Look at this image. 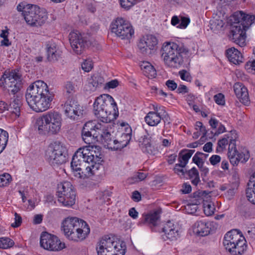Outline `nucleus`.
Wrapping results in <instances>:
<instances>
[{
  "label": "nucleus",
  "instance_id": "1",
  "mask_svg": "<svg viewBox=\"0 0 255 255\" xmlns=\"http://www.w3.org/2000/svg\"><path fill=\"white\" fill-rule=\"evenodd\" d=\"M97 146H86L79 148L73 156L71 167L75 176L88 178L95 174L101 165V154Z\"/></svg>",
  "mask_w": 255,
  "mask_h": 255
},
{
  "label": "nucleus",
  "instance_id": "2",
  "mask_svg": "<svg viewBox=\"0 0 255 255\" xmlns=\"http://www.w3.org/2000/svg\"><path fill=\"white\" fill-rule=\"evenodd\" d=\"M54 94L49 90L44 81H36L27 89L25 94L26 101L33 111L36 112L45 111L50 108Z\"/></svg>",
  "mask_w": 255,
  "mask_h": 255
},
{
  "label": "nucleus",
  "instance_id": "3",
  "mask_svg": "<svg viewBox=\"0 0 255 255\" xmlns=\"http://www.w3.org/2000/svg\"><path fill=\"white\" fill-rule=\"evenodd\" d=\"M95 116L103 124L111 123L116 119L115 116L118 107L113 98L108 95L104 94L97 98L93 105Z\"/></svg>",
  "mask_w": 255,
  "mask_h": 255
},
{
  "label": "nucleus",
  "instance_id": "4",
  "mask_svg": "<svg viewBox=\"0 0 255 255\" xmlns=\"http://www.w3.org/2000/svg\"><path fill=\"white\" fill-rule=\"evenodd\" d=\"M62 228L65 235L69 240L75 242L83 241L90 232L87 223L76 217L66 218L63 222Z\"/></svg>",
  "mask_w": 255,
  "mask_h": 255
},
{
  "label": "nucleus",
  "instance_id": "5",
  "mask_svg": "<svg viewBox=\"0 0 255 255\" xmlns=\"http://www.w3.org/2000/svg\"><path fill=\"white\" fill-rule=\"evenodd\" d=\"M161 52V56L165 64L170 67L180 66L183 64L184 58L189 54L187 48L174 42L164 43Z\"/></svg>",
  "mask_w": 255,
  "mask_h": 255
},
{
  "label": "nucleus",
  "instance_id": "6",
  "mask_svg": "<svg viewBox=\"0 0 255 255\" xmlns=\"http://www.w3.org/2000/svg\"><path fill=\"white\" fill-rule=\"evenodd\" d=\"M62 122L60 114L55 111H49L36 119L35 127L40 134H56L61 130Z\"/></svg>",
  "mask_w": 255,
  "mask_h": 255
},
{
  "label": "nucleus",
  "instance_id": "7",
  "mask_svg": "<svg viewBox=\"0 0 255 255\" xmlns=\"http://www.w3.org/2000/svg\"><path fill=\"white\" fill-rule=\"evenodd\" d=\"M17 9L22 12L25 21L30 26H41L47 18L45 9L35 4L21 2L17 5Z\"/></svg>",
  "mask_w": 255,
  "mask_h": 255
},
{
  "label": "nucleus",
  "instance_id": "8",
  "mask_svg": "<svg viewBox=\"0 0 255 255\" xmlns=\"http://www.w3.org/2000/svg\"><path fill=\"white\" fill-rule=\"evenodd\" d=\"M96 250L98 255H125L126 246L123 241L106 236L98 243Z\"/></svg>",
  "mask_w": 255,
  "mask_h": 255
},
{
  "label": "nucleus",
  "instance_id": "9",
  "mask_svg": "<svg viewBox=\"0 0 255 255\" xmlns=\"http://www.w3.org/2000/svg\"><path fill=\"white\" fill-rule=\"evenodd\" d=\"M223 245L231 255H242L247 248L246 241L237 230L228 232L225 235Z\"/></svg>",
  "mask_w": 255,
  "mask_h": 255
},
{
  "label": "nucleus",
  "instance_id": "10",
  "mask_svg": "<svg viewBox=\"0 0 255 255\" xmlns=\"http://www.w3.org/2000/svg\"><path fill=\"white\" fill-rule=\"evenodd\" d=\"M67 150L65 145L54 142L48 146L45 154L46 159L52 166H58L66 161Z\"/></svg>",
  "mask_w": 255,
  "mask_h": 255
},
{
  "label": "nucleus",
  "instance_id": "11",
  "mask_svg": "<svg viewBox=\"0 0 255 255\" xmlns=\"http://www.w3.org/2000/svg\"><path fill=\"white\" fill-rule=\"evenodd\" d=\"M58 201L64 206L71 207L75 203L76 193L70 182L64 181L58 185Z\"/></svg>",
  "mask_w": 255,
  "mask_h": 255
},
{
  "label": "nucleus",
  "instance_id": "12",
  "mask_svg": "<svg viewBox=\"0 0 255 255\" xmlns=\"http://www.w3.org/2000/svg\"><path fill=\"white\" fill-rule=\"evenodd\" d=\"M111 30L122 39L128 40L132 37L134 33L130 23L122 17H118L112 22Z\"/></svg>",
  "mask_w": 255,
  "mask_h": 255
},
{
  "label": "nucleus",
  "instance_id": "13",
  "mask_svg": "<svg viewBox=\"0 0 255 255\" xmlns=\"http://www.w3.org/2000/svg\"><path fill=\"white\" fill-rule=\"evenodd\" d=\"M0 84L9 94L15 95L21 87V75L15 71L5 72L0 79Z\"/></svg>",
  "mask_w": 255,
  "mask_h": 255
},
{
  "label": "nucleus",
  "instance_id": "14",
  "mask_svg": "<svg viewBox=\"0 0 255 255\" xmlns=\"http://www.w3.org/2000/svg\"><path fill=\"white\" fill-rule=\"evenodd\" d=\"M40 244L42 248L50 251H59L65 248V244L56 236L47 232L41 234Z\"/></svg>",
  "mask_w": 255,
  "mask_h": 255
},
{
  "label": "nucleus",
  "instance_id": "15",
  "mask_svg": "<svg viewBox=\"0 0 255 255\" xmlns=\"http://www.w3.org/2000/svg\"><path fill=\"white\" fill-rule=\"evenodd\" d=\"M69 39L72 48L78 55L81 54L89 44L87 36L78 31L71 32L69 35Z\"/></svg>",
  "mask_w": 255,
  "mask_h": 255
},
{
  "label": "nucleus",
  "instance_id": "16",
  "mask_svg": "<svg viewBox=\"0 0 255 255\" xmlns=\"http://www.w3.org/2000/svg\"><path fill=\"white\" fill-rule=\"evenodd\" d=\"M102 124H95L93 122H87L82 130V136L84 142L90 144L92 143L94 137L98 138L94 134L98 133V130L102 128Z\"/></svg>",
  "mask_w": 255,
  "mask_h": 255
},
{
  "label": "nucleus",
  "instance_id": "17",
  "mask_svg": "<svg viewBox=\"0 0 255 255\" xmlns=\"http://www.w3.org/2000/svg\"><path fill=\"white\" fill-rule=\"evenodd\" d=\"M64 114L69 119L78 120L82 115V107L78 102L74 100H68L64 104Z\"/></svg>",
  "mask_w": 255,
  "mask_h": 255
},
{
  "label": "nucleus",
  "instance_id": "18",
  "mask_svg": "<svg viewBox=\"0 0 255 255\" xmlns=\"http://www.w3.org/2000/svg\"><path fill=\"white\" fill-rule=\"evenodd\" d=\"M246 30L240 22L235 20L231 30L232 39L241 47H243L246 44Z\"/></svg>",
  "mask_w": 255,
  "mask_h": 255
},
{
  "label": "nucleus",
  "instance_id": "19",
  "mask_svg": "<svg viewBox=\"0 0 255 255\" xmlns=\"http://www.w3.org/2000/svg\"><path fill=\"white\" fill-rule=\"evenodd\" d=\"M162 231L164 233L162 238L164 240L176 241L179 237V227L171 221L164 225Z\"/></svg>",
  "mask_w": 255,
  "mask_h": 255
},
{
  "label": "nucleus",
  "instance_id": "20",
  "mask_svg": "<svg viewBox=\"0 0 255 255\" xmlns=\"http://www.w3.org/2000/svg\"><path fill=\"white\" fill-rule=\"evenodd\" d=\"M232 17L247 30L255 22V15L246 14L242 11L235 12Z\"/></svg>",
  "mask_w": 255,
  "mask_h": 255
},
{
  "label": "nucleus",
  "instance_id": "21",
  "mask_svg": "<svg viewBox=\"0 0 255 255\" xmlns=\"http://www.w3.org/2000/svg\"><path fill=\"white\" fill-rule=\"evenodd\" d=\"M235 94L240 101L245 105L250 103L247 88L241 83H236L234 85Z\"/></svg>",
  "mask_w": 255,
  "mask_h": 255
},
{
  "label": "nucleus",
  "instance_id": "22",
  "mask_svg": "<svg viewBox=\"0 0 255 255\" xmlns=\"http://www.w3.org/2000/svg\"><path fill=\"white\" fill-rule=\"evenodd\" d=\"M160 213L159 211L156 210L148 214H143L138 222V225L140 226L146 225L151 228L156 226L159 219Z\"/></svg>",
  "mask_w": 255,
  "mask_h": 255
},
{
  "label": "nucleus",
  "instance_id": "23",
  "mask_svg": "<svg viewBox=\"0 0 255 255\" xmlns=\"http://www.w3.org/2000/svg\"><path fill=\"white\" fill-rule=\"evenodd\" d=\"M106 124H102V128H100L98 130V133L94 134L101 139L102 141L105 146L110 149L111 145H113L114 142V138L111 136V134L109 131H108L107 127L106 125Z\"/></svg>",
  "mask_w": 255,
  "mask_h": 255
},
{
  "label": "nucleus",
  "instance_id": "24",
  "mask_svg": "<svg viewBox=\"0 0 255 255\" xmlns=\"http://www.w3.org/2000/svg\"><path fill=\"white\" fill-rule=\"evenodd\" d=\"M206 195L205 191H197L193 194V197L195 199L193 204H188L185 206L186 211L190 214L195 213L198 209V205L200 204L204 201V197Z\"/></svg>",
  "mask_w": 255,
  "mask_h": 255
},
{
  "label": "nucleus",
  "instance_id": "25",
  "mask_svg": "<svg viewBox=\"0 0 255 255\" xmlns=\"http://www.w3.org/2000/svg\"><path fill=\"white\" fill-rule=\"evenodd\" d=\"M210 230V224L208 222L198 221L194 225L193 232L198 236L204 237L207 236L209 234Z\"/></svg>",
  "mask_w": 255,
  "mask_h": 255
},
{
  "label": "nucleus",
  "instance_id": "26",
  "mask_svg": "<svg viewBox=\"0 0 255 255\" xmlns=\"http://www.w3.org/2000/svg\"><path fill=\"white\" fill-rule=\"evenodd\" d=\"M226 56L229 61L235 65H239L243 62V57L241 53L234 47L229 48L226 50Z\"/></svg>",
  "mask_w": 255,
  "mask_h": 255
},
{
  "label": "nucleus",
  "instance_id": "27",
  "mask_svg": "<svg viewBox=\"0 0 255 255\" xmlns=\"http://www.w3.org/2000/svg\"><path fill=\"white\" fill-rule=\"evenodd\" d=\"M22 106L21 98L19 96H13L11 98L8 108V111L12 114L15 115V117H18L20 113V108Z\"/></svg>",
  "mask_w": 255,
  "mask_h": 255
},
{
  "label": "nucleus",
  "instance_id": "28",
  "mask_svg": "<svg viewBox=\"0 0 255 255\" xmlns=\"http://www.w3.org/2000/svg\"><path fill=\"white\" fill-rule=\"evenodd\" d=\"M246 195L248 200L255 204V172L250 177Z\"/></svg>",
  "mask_w": 255,
  "mask_h": 255
},
{
  "label": "nucleus",
  "instance_id": "29",
  "mask_svg": "<svg viewBox=\"0 0 255 255\" xmlns=\"http://www.w3.org/2000/svg\"><path fill=\"white\" fill-rule=\"evenodd\" d=\"M47 57L49 61H57L60 56V52L58 50L56 45L54 43H50L46 45Z\"/></svg>",
  "mask_w": 255,
  "mask_h": 255
},
{
  "label": "nucleus",
  "instance_id": "30",
  "mask_svg": "<svg viewBox=\"0 0 255 255\" xmlns=\"http://www.w3.org/2000/svg\"><path fill=\"white\" fill-rule=\"evenodd\" d=\"M104 78L99 73H96L88 79V86L89 90L95 91L98 88L102 86L104 83Z\"/></svg>",
  "mask_w": 255,
  "mask_h": 255
},
{
  "label": "nucleus",
  "instance_id": "31",
  "mask_svg": "<svg viewBox=\"0 0 255 255\" xmlns=\"http://www.w3.org/2000/svg\"><path fill=\"white\" fill-rule=\"evenodd\" d=\"M144 74L149 78H154L156 71L154 67L148 62L144 61L140 65Z\"/></svg>",
  "mask_w": 255,
  "mask_h": 255
},
{
  "label": "nucleus",
  "instance_id": "32",
  "mask_svg": "<svg viewBox=\"0 0 255 255\" xmlns=\"http://www.w3.org/2000/svg\"><path fill=\"white\" fill-rule=\"evenodd\" d=\"M148 133L146 135H143L139 138V144L140 147L144 152H146L148 153L152 152V146L150 143V139L148 137Z\"/></svg>",
  "mask_w": 255,
  "mask_h": 255
},
{
  "label": "nucleus",
  "instance_id": "33",
  "mask_svg": "<svg viewBox=\"0 0 255 255\" xmlns=\"http://www.w3.org/2000/svg\"><path fill=\"white\" fill-rule=\"evenodd\" d=\"M161 120L160 117L157 113L154 112H150L145 117V121L147 124L150 126H155L157 125Z\"/></svg>",
  "mask_w": 255,
  "mask_h": 255
},
{
  "label": "nucleus",
  "instance_id": "34",
  "mask_svg": "<svg viewBox=\"0 0 255 255\" xmlns=\"http://www.w3.org/2000/svg\"><path fill=\"white\" fill-rule=\"evenodd\" d=\"M195 150L193 149H183L182 150L179 154L178 161L181 163L183 166H186L188 163L189 159L193 155Z\"/></svg>",
  "mask_w": 255,
  "mask_h": 255
},
{
  "label": "nucleus",
  "instance_id": "35",
  "mask_svg": "<svg viewBox=\"0 0 255 255\" xmlns=\"http://www.w3.org/2000/svg\"><path fill=\"white\" fill-rule=\"evenodd\" d=\"M189 178L191 180L192 184L196 186L200 181L199 172L195 167H193L187 171Z\"/></svg>",
  "mask_w": 255,
  "mask_h": 255
},
{
  "label": "nucleus",
  "instance_id": "36",
  "mask_svg": "<svg viewBox=\"0 0 255 255\" xmlns=\"http://www.w3.org/2000/svg\"><path fill=\"white\" fill-rule=\"evenodd\" d=\"M141 39L145 43L146 46L150 49L151 51L153 50L154 48L157 44L156 38L152 35H147L146 37L142 38Z\"/></svg>",
  "mask_w": 255,
  "mask_h": 255
},
{
  "label": "nucleus",
  "instance_id": "37",
  "mask_svg": "<svg viewBox=\"0 0 255 255\" xmlns=\"http://www.w3.org/2000/svg\"><path fill=\"white\" fill-rule=\"evenodd\" d=\"M228 140H229V149H237L236 147V140L238 138V134L236 130H231L230 133L225 135Z\"/></svg>",
  "mask_w": 255,
  "mask_h": 255
},
{
  "label": "nucleus",
  "instance_id": "38",
  "mask_svg": "<svg viewBox=\"0 0 255 255\" xmlns=\"http://www.w3.org/2000/svg\"><path fill=\"white\" fill-rule=\"evenodd\" d=\"M8 139L7 131L0 128V153L4 149Z\"/></svg>",
  "mask_w": 255,
  "mask_h": 255
},
{
  "label": "nucleus",
  "instance_id": "39",
  "mask_svg": "<svg viewBox=\"0 0 255 255\" xmlns=\"http://www.w3.org/2000/svg\"><path fill=\"white\" fill-rule=\"evenodd\" d=\"M237 149H229L228 151V157L230 159L231 163L233 165H237L240 162L238 156L237 155Z\"/></svg>",
  "mask_w": 255,
  "mask_h": 255
},
{
  "label": "nucleus",
  "instance_id": "40",
  "mask_svg": "<svg viewBox=\"0 0 255 255\" xmlns=\"http://www.w3.org/2000/svg\"><path fill=\"white\" fill-rule=\"evenodd\" d=\"M203 202L204 212L206 215L209 216L214 214L215 208L214 205L211 202Z\"/></svg>",
  "mask_w": 255,
  "mask_h": 255
},
{
  "label": "nucleus",
  "instance_id": "41",
  "mask_svg": "<svg viewBox=\"0 0 255 255\" xmlns=\"http://www.w3.org/2000/svg\"><path fill=\"white\" fill-rule=\"evenodd\" d=\"M14 244V242L9 238H0V248L3 249H8L12 247Z\"/></svg>",
  "mask_w": 255,
  "mask_h": 255
},
{
  "label": "nucleus",
  "instance_id": "42",
  "mask_svg": "<svg viewBox=\"0 0 255 255\" xmlns=\"http://www.w3.org/2000/svg\"><path fill=\"white\" fill-rule=\"evenodd\" d=\"M128 141V139H127ZM113 145H111L110 149L112 150H118L123 148L127 145V141L124 142L121 141L120 139H114L113 142Z\"/></svg>",
  "mask_w": 255,
  "mask_h": 255
},
{
  "label": "nucleus",
  "instance_id": "43",
  "mask_svg": "<svg viewBox=\"0 0 255 255\" xmlns=\"http://www.w3.org/2000/svg\"><path fill=\"white\" fill-rule=\"evenodd\" d=\"M11 180V177L8 173H3L0 175V187H4L8 185Z\"/></svg>",
  "mask_w": 255,
  "mask_h": 255
},
{
  "label": "nucleus",
  "instance_id": "44",
  "mask_svg": "<svg viewBox=\"0 0 255 255\" xmlns=\"http://www.w3.org/2000/svg\"><path fill=\"white\" fill-rule=\"evenodd\" d=\"M138 48L140 51L145 54H151V50L150 49L148 48L146 46L145 43L143 41V40L140 39L138 44Z\"/></svg>",
  "mask_w": 255,
  "mask_h": 255
},
{
  "label": "nucleus",
  "instance_id": "45",
  "mask_svg": "<svg viewBox=\"0 0 255 255\" xmlns=\"http://www.w3.org/2000/svg\"><path fill=\"white\" fill-rule=\"evenodd\" d=\"M237 155L238 156L240 161L242 163L246 162L250 158V153L248 150H245L244 152L239 153L237 151Z\"/></svg>",
  "mask_w": 255,
  "mask_h": 255
},
{
  "label": "nucleus",
  "instance_id": "46",
  "mask_svg": "<svg viewBox=\"0 0 255 255\" xmlns=\"http://www.w3.org/2000/svg\"><path fill=\"white\" fill-rule=\"evenodd\" d=\"M120 4L123 8L129 9L136 2V0H120Z\"/></svg>",
  "mask_w": 255,
  "mask_h": 255
},
{
  "label": "nucleus",
  "instance_id": "47",
  "mask_svg": "<svg viewBox=\"0 0 255 255\" xmlns=\"http://www.w3.org/2000/svg\"><path fill=\"white\" fill-rule=\"evenodd\" d=\"M215 103L221 106H224L225 104V96L222 93H218L214 95L213 97Z\"/></svg>",
  "mask_w": 255,
  "mask_h": 255
},
{
  "label": "nucleus",
  "instance_id": "48",
  "mask_svg": "<svg viewBox=\"0 0 255 255\" xmlns=\"http://www.w3.org/2000/svg\"><path fill=\"white\" fill-rule=\"evenodd\" d=\"M211 29L214 30L221 29L224 26L223 21L222 20L216 19L211 23Z\"/></svg>",
  "mask_w": 255,
  "mask_h": 255
},
{
  "label": "nucleus",
  "instance_id": "49",
  "mask_svg": "<svg viewBox=\"0 0 255 255\" xmlns=\"http://www.w3.org/2000/svg\"><path fill=\"white\" fill-rule=\"evenodd\" d=\"M82 69L86 72L90 71L93 67L92 61L90 60H86L81 65Z\"/></svg>",
  "mask_w": 255,
  "mask_h": 255
},
{
  "label": "nucleus",
  "instance_id": "50",
  "mask_svg": "<svg viewBox=\"0 0 255 255\" xmlns=\"http://www.w3.org/2000/svg\"><path fill=\"white\" fill-rule=\"evenodd\" d=\"M185 167V166H183L182 164H181V163L179 162V163L175 164L173 170L175 173L177 174L180 176H183L185 173L183 169V168Z\"/></svg>",
  "mask_w": 255,
  "mask_h": 255
},
{
  "label": "nucleus",
  "instance_id": "51",
  "mask_svg": "<svg viewBox=\"0 0 255 255\" xmlns=\"http://www.w3.org/2000/svg\"><path fill=\"white\" fill-rule=\"evenodd\" d=\"M64 89L68 94H73L75 92V87L74 84L71 81L66 82Z\"/></svg>",
  "mask_w": 255,
  "mask_h": 255
},
{
  "label": "nucleus",
  "instance_id": "52",
  "mask_svg": "<svg viewBox=\"0 0 255 255\" xmlns=\"http://www.w3.org/2000/svg\"><path fill=\"white\" fill-rule=\"evenodd\" d=\"M179 75L181 79L184 81L190 82L192 77L189 72L185 70H182L179 72Z\"/></svg>",
  "mask_w": 255,
  "mask_h": 255
},
{
  "label": "nucleus",
  "instance_id": "53",
  "mask_svg": "<svg viewBox=\"0 0 255 255\" xmlns=\"http://www.w3.org/2000/svg\"><path fill=\"white\" fill-rule=\"evenodd\" d=\"M245 68L249 72L255 74V60L248 61L245 64Z\"/></svg>",
  "mask_w": 255,
  "mask_h": 255
},
{
  "label": "nucleus",
  "instance_id": "54",
  "mask_svg": "<svg viewBox=\"0 0 255 255\" xmlns=\"http://www.w3.org/2000/svg\"><path fill=\"white\" fill-rule=\"evenodd\" d=\"M228 143V140L226 137L220 139L218 142V146L217 147V151H221L225 148L226 146Z\"/></svg>",
  "mask_w": 255,
  "mask_h": 255
},
{
  "label": "nucleus",
  "instance_id": "55",
  "mask_svg": "<svg viewBox=\"0 0 255 255\" xmlns=\"http://www.w3.org/2000/svg\"><path fill=\"white\" fill-rule=\"evenodd\" d=\"M192 161L195 163L198 166V167H200V166L204 164V161L202 160V157L199 156L197 152L193 157Z\"/></svg>",
  "mask_w": 255,
  "mask_h": 255
},
{
  "label": "nucleus",
  "instance_id": "56",
  "mask_svg": "<svg viewBox=\"0 0 255 255\" xmlns=\"http://www.w3.org/2000/svg\"><path fill=\"white\" fill-rule=\"evenodd\" d=\"M180 21L179 25L177 26V27L185 28L190 22V19L186 17L181 16Z\"/></svg>",
  "mask_w": 255,
  "mask_h": 255
},
{
  "label": "nucleus",
  "instance_id": "57",
  "mask_svg": "<svg viewBox=\"0 0 255 255\" xmlns=\"http://www.w3.org/2000/svg\"><path fill=\"white\" fill-rule=\"evenodd\" d=\"M14 216L15 221L13 223L11 224V226L13 228H17L21 225L22 222V218L21 216L17 213H15Z\"/></svg>",
  "mask_w": 255,
  "mask_h": 255
},
{
  "label": "nucleus",
  "instance_id": "58",
  "mask_svg": "<svg viewBox=\"0 0 255 255\" xmlns=\"http://www.w3.org/2000/svg\"><path fill=\"white\" fill-rule=\"evenodd\" d=\"M165 85L171 91H174L177 88V84L173 80H167L166 82Z\"/></svg>",
  "mask_w": 255,
  "mask_h": 255
},
{
  "label": "nucleus",
  "instance_id": "59",
  "mask_svg": "<svg viewBox=\"0 0 255 255\" xmlns=\"http://www.w3.org/2000/svg\"><path fill=\"white\" fill-rule=\"evenodd\" d=\"M147 175V173L145 172H137L134 176V178L136 179L135 181H139L143 180Z\"/></svg>",
  "mask_w": 255,
  "mask_h": 255
},
{
  "label": "nucleus",
  "instance_id": "60",
  "mask_svg": "<svg viewBox=\"0 0 255 255\" xmlns=\"http://www.w3.org/2000/svg\"><path fill=\"white\" fill-rule=\"evenodd\" d=\"M211 164L215 165L220 162L221 157L218 155H213L209 159Z\"/></svg>",
  "mask_w": 255,
  "mask_h": 255
},
{
  "label": "nucleus",
  "instance_id": "61",
  "mask_svg": "<svg viewBox=\"0 0 255 255\" xmlns=\"http://www.w3.org/2000/svg\"><path fill=\"white\" fill-rule=\"evenodd\" d=\"M118 85L119 82L117 80H113L106 83V87L109 89H114L117 87Z\"/></svg>",
  "mask_w": 255,
  "mask_h": 255
},
{
  "label": "nucleus",
  "instance_id": "62",
  "mask_svg": "<svg viewBox=\"0 0 255 255\" xmlns=\"http://www.w3.org/2000/svg\"><path fill=\"white\" fill-rule=\"evenodd\" d=\"M181 191L183 194H188L191 191V186L190 184L184 183L182 186V189H181Z\"/></svg>",
  "mask_w": 255,
  "mask_h": 255
},
{
  "label": "nucleus",
  "instance_id": "63",
  "mask_svg": "<svg viewBox=\"0 0 255 255\" xmlns=\"http://www.w3.org/2000/svg\"><path fill=\"white\" fill-rule=\"evenodd\" d=\"M157 114L159 115V117H161V119H162L164 117H165L167 115L165 110V108L162 106H159Z\"/></svg>",
  "mask_w": 255,
  "mask_h": 255
},
{
  "label": "nucleus",
  "instance_id": "64",
  "mask_svg": "<svg viewBox=\"0 0 255 255\" xmlns=\"http://www.w3.org/2000/svg\"><path fill=\"white\" fill-rule=\"evenodd\" d=\"M131 198L134 201L138 202L141 200V195L138 191H134L132 192Z\"/></svg>",
  "mask_w": 255,
  "mask_h": 255
}]
</instances>
